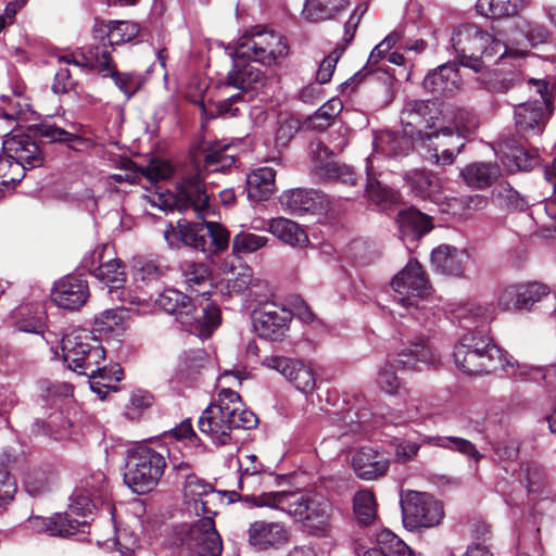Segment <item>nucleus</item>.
Returning <instances> with one entry per match:
<instances>
[{
  "label": "nucleus",
  "mask_w": 556,
  "mask_h": 556,
  "mask_svg": "<svg viewBox=\"0 0 556 556\" xmlns=\"http://www.w3.org/2000/svg\"><path fill=\"white\" fill-rule=\"evenodd\" d=\"M182 490L186 510L202 518L192 523L181 539L178 556H220L223 544L213 518L225 495L233 502L240 497L239 493L216 491L194 473L186 475Z\"/></svg>",
  "instance_id": "obj_1"
},
{
  "label": "nucleus",
  "mask_w": 556,
  "mask_h": 556,
  "mask_svg": "<svg viewBox=\"0 0 556 556\" xmlns=\"http://www.w3.org/2000/svg\"><path fill=\"white\" fill-rule=\"evenodd\" d=\"M289 47L286 38L271 29L256 26L241 36L229 52L233 65L226 77V86L241 91L256 90L265 84L264 73L247 61L273 66L286 58Z\"/></svg>",
  "instance_id": "obj_2"
},
{
  "label": "nucleus",
  "mask_w": 556,
  "mask_h": 556,
  "mask_svg": "<svg viewBox=\"0 0 556 556\" xmlns=\"http://www.w3.org/2000/svg\"><path fill=\"white\" fill-rule=\"evenodd\" d=\"M453 357L457 368L467 375L486 374L501 367L515 379L534 382L545 379L542 367L519 364L494 344L486 326L464 332L454 346Z\"/></svg>",
  "instance_id": "obj_3"
},
{
  "label": "nucleus",
  "mask_w": 556,
  "mask_h": 556,
  "mask_svg": "<svg viewBox=\"0 0 556 556\" xmlns=\"http://www.w3.org/2000/svg\"><path fill=\"white\" fill-rule=\"evenodd\" d=\"M63 359L68 368L89 377L90 388L100 399H104L111 382L122 380L119 365L110 369L101 364L105 361V350L100 340L87 329H74L62 339Z\"/></svg>",
  "instance_id": "obj_4"
},
{
  "label": "nucleus",
  "mask_w": 556,
  "mask_h": 556,
  "mask_svg": "<svg viewBox=\"0 0 556 556\" xmlns=\"http://www.w3.org/2000/svg\"><path fill=\"white\" fill-rule=\"evenodd\" d=\"M232 148L229 144L215 142L210 146L203 157V170L197 169L181 177L177 182L176 193L169 194L165 205L176 208L180 213L192 211L198 218H205L211 211V197L206 189L207 174L224 172L235 164V155L230 152Z\"/></svg>",
  "instance_id": "obj_5"
},
{
  "label": "nucleus",
  "mask_w": 556,
  "mask_h": 556,
  "mask_svg": "<svg viewBox=\"0 0 556 556\" xmlns=\"http://www.w3.org/2000/svg\"><path fill=\"white\" fill-rule=\"evenodd\" d=\"M106 496L108 483L105 475L102 471H97L81 481L80 485L74 491L71 496L68 513L55 514L50 518L30 517L27 521V528L37 533L45 532L49 535L58 536H70L78 531L84 532L87 521L74 519L72 515L86 517L99 505L103 504Z\"/></svg>",
  "instance_id": "obj_6"
},
{
  "label": "nucleus",
  "mask_w": 556,
  "mask_h": 556,
  "mask_svg": "<svg viewBox=\"0 0 556 556\" xmlns=\"http://www.w3.org/2000/svg\"><path fill=\"white\" fill-rule=\"evenodd\" d=\"M431 113L429 102L413 100L406 102L400 118L405 127L425 125V129L412 131V136L416 135L421 146L433 152L431 157L437 164L450 165L463 150L465 141L462 134L456 132L452 127H438Z\"/></svg>",
  "instance_id": "obj_7"
},
{
  "label": "nucleus",
  "mask_w": 556,
  "mask_h": 556,
  "mask_svg": "<svg viewBox=\"0 0 556 556\" xmlns=\"http://www.w3.org/2000/svg\"><path fill=\"white\" fill-rule=\"evenodd\" d=\"M252 505L280 510L301 521L315 536L330 532L331 504L324 496L307 492H265L251 497Z\"/></svg>",
  "instance_id": "obj_8"
},
{
  "label": "nucleus",
  "mask_w": 556,
  "mask_h": 556,
  "mask_svg": "<svg viewBox=\"0 0 556 556\" xmlns=\"http://www.w3.org/2000/svg\"><path fill=\"white\" fill-rule=\"evenodd\" d=\"M336 416L334 421L338 432L333 434L345 437L349 434L367 433L382 424L395 426L409 422L425 425L433 417V414L425 400L410 396L403 407L393 408L387 415L380 417L366 407L349 408Z\"/></svg>",
  "instance_id": "obj_9"
},
{
  "label": "nucleus",
  "mask_w": 556,
  "mask_h": 556,
  "mask_svg": "<svg viewBox=\"0 0 556 556\" xmlns=\"http://www.w3.org/2000/svg\"><path fill=\"white\" fill-rule=\"evenodd\" d=\"M256 425V415L244 408L240 395L231 389H222L217 400L203 410L198 421L200 431L219 445L230 442L232 429H251Z\"/></svg>",
  "instance_id": "obj_10"
},
{
  "label": "nucleus",
  "mask_w": 556,
  "mask_h": 556,
  "mask_svg": "<svg viewBox=\"0 0 556 556\" xmlns=\"http://www.w3.org/2000/svg\"><path fill=\"white\" fill-rule=\"evenodd\" d=\"M391 286L396 293L394 301L404 309V312H397L400 317L410 316L425 329L434 325L435 313L433 307L428 305L427 299L431 287L417 261L409 260L393 278Z\"/></svg>",
  "instance_id": "obj_11"
},
{
  "label": "nucleus",
  "mask_w": 556,
  "mask_h": 556,
  "mask_svg": "<svg viewBox=\"0 0 556 556\" xmlns=\"http://www.w3.org/2000/svg\"><path fill=\"white\" fill-rule=\"evenodd\" d=\"M155 304L165 313L175 315L187 331L202 338L208 337L220 324V311L215 303H197L174 288L160 293Z\"/></svg>",
  "instance_id": "obj_12"
},
{
  "label": "nucleus",
  "mask_w": 556,
  "mask_h": 556,
  "mask_svg": "<svg viewBox=\"0 0 556 556\" xmlns=\"http://www.w3.org/2000/svg\"><path fill=\"white\" fill-rule=\"evenodd\" d=\"M429 336L418 333L407 340V344L394 358H388L377 372L376 383L386 393L397 394L402 380L395 374V368L420 371L437 366L439 358L428 344Z\"/></svg>",
  "instance_id": "obj_13"
},
{
  "label": "nucleus",
  "mask_w": 556,
  "mask_h": 556,
  "mask_svg": "<svg viewBox=\"0 0 556 556\" xmlns=\"http://www.w3.org/2000/svg\"><path fill=\"white\" fill-rule=\"evenodd\" d=\"M450 41L458 63L477 73L484 70L483 58H503L507 53V47L501 40L475 24L455 27Z\"/></svg>",
  "instance_id": "obj_14"
},
{
  "label": "nucleus",
  "mask_w": 556,
  "mask_h": 556,
  "mask_svg": "<svg viewBox=\"0 0 556 556\" xmlns=\"http://www.w3.org/2000/svg\"><path fill=\"white\" fill-rule=\"evenodd\" d=\"M163 237L169 249L190 247L207 254L224 251L229 245V231L215 222L179 219L176 225L166 227Z\"/></svg>",
  "instance_id": "obj_15"
},
{
  "label": "nucleus",
  "mask_w": 556,
  "mask_h": 556,
  "mask_svg": "<svg viewBox=\"0 0 556 556\" xmlns=\"http://www.w3.org/2000/svg\"><path fill=\"white\" fill-rule=\"evenodd\" d=\"M59 62L96 70L103 77H111L127 99H130L140 88V76L134 73L118 72L111 51L104 43L85 46L78 52L63 54L59 56Z\"/></svg>",
  "instance_id": "obj_16"
},
{
  "label": "nucleus",
  "mask_w": 556,
  "mask_h": 556,
  "mask_svg": "<svg viewBox=\"0 0 556 556\" xmlns=\"http://www.w3.org/2000/svg\"><path fill=\"white\" fill-rule=\"evenodd\" d=\"M166 467L165 457L147 445L128 451L124 482L137 494L152 491L160 482Z\"/></svg>",
  "instance_id": "obj_17"
},
{
  "label": "nucleus",
  "mask_w": 556,
  "mask_h": 556,
  "mask_svg": "<svg viewBox=\"0 0 556 556\" xmlns=\"http://www.w3.org/2000/svg\"><path fill=\"white\" fill-rule=\"evenodd\" d=\"M106 250L105 245L97 247L90 256L83 260V266L100 282L105 285L112 300H117L122 306L125 304L139 305L144 299L131 295L130 292L124 289L126 282L125 265L119 258H111L103 262V253Z\"/></svg>",
  "instance_id": "obj_18"
},
{
  "label": "nucleus",
  "mask_w": 556,
  "mask_h": 556,
  "mask_svg": "<svg viewBox=\"0 0 556 556\" xmlns=\"http://www.w3.org/2000/svg\"><path fill=\"white\" fill-rule=\"evenodd\" d=\"M403 525L413 531L432 528L443 519L442 504L428 493L408 491L401 498Z\"/></svg>",
  "instance_id": "obj_19"
},
{
  "label": "nucleus",
  "mask_w": 556,
  "mask_h": 556,
  "mask_svg": "<svg viewBox=\"0 0 556 556\" xmlns=\"http://www.w3.org/2000/svg\"><path fill=\"white\" fill-rule=\"evenodd\" d=\"M529 84H533L539 97L516 105L514 110L517 131L525 137L542 134L549 115L546 83L530 80Z\"/></svg>",
  "instance_id": "obj_20"
},
{
  "label": "nucleus",
  "mask_w": 556,
  "mask_h": 556,
  "mask_svg": "<svg viewBox=\"0 0 556 556\" xmlns=\"http://www.w3.org/2000/svg\"><path fill=\"white\" fill-rule=\"evenodd\" d=\"M421 445L437 446L452 452H458L469 460L479 463L483 455L476 445L467 439L456 435H427L420 437V442L402 441L396 444L394 455L400 463L412 460L419 452Z\"/></svg>",
  "instance_id": "obj_21"
},
{
  "label": "nucleus",
  "mask_w": 556,
  "mask_h": 556,
  "mask_svg": "<svg viewBox=\"0 0 556 556\" xmlns=\"http://www.w3.org/2000/svg\"><path fill=\"white\" fill-rule=\"evenodd\" d=\"M311 170L320 181H340L345 185H354L356 175L353 168L331 159L332 152L320 140L309 144Z\"/></svg>",
  "instance_id": "obj_22"
},
{
  "label": "nucleus",
  "mask_w": 556,
  "mask_h": 556,
  "mask_svg": "<svg viewBox=\"0 0 556 556\" xmlns=\"http://www.w3.org/2000/svg\"><path fill=\"white\" fill-rule=\"evenodd\" d=\"M293 315L276 303H265L253 312V326L257 336L269 341H282L289 331Z\"/></svg>",
  "instance_id": "obj_23"
},
{
  "label": "nucleus",
  "mask_w": 556,
  "mask_h": 556,
  "mask_svg": "<svg viewBox=\"0 0 556 556\" xmlns=\"http://www.w3.org/2000/svg\"><path fill=\"white\" fill-rule=\"evenodd\" d=\"M551 300L556 309V295H552L548 286L541 282H528L506 287L498 295V306L505 311H529L536 303Z\"/></svg>",
  "instance_id": "obj_24"
},
{
  "label": "nucleus",
  "mask_w": 556,
  "mask_h": 556,
  "mask_svg": "<svg viewBox=\"0 0 556 556\" xmlns=\"http://www.w3.org/2000/svg\"><path fill=\"white\" fill-rule=\"evenodd\" d=\"M262 365L280 372L304 394L313 393L316 388V378L312 367L302 361L269 355L263 358Z\"/></svg>",
  "instance_id": "obj_25"
},
{
  "label": "nucleus",
  "mask_w": 556,
  "mask_h": 556,
  "mask_svg": "<svg viewBox=\"0 0 556 556\" xmlns=\"http://www.w3.org/2000/svg\"><path fill=\"white\" fill-rule=\"evenodd\" d=\"M2 149L10 157L21 163L25 172L40 167L45 162L40 146L29 134L17 132L8 136L2 142Z\"/></svg>",
  "instance_id": "obj_26"
},
{
  "label": "nucleus",
  "mask_w": 556,
  "mask_h": 556,
  "mask_svg": "<svg viewBox=\"0 0 556 556\" xmlns=\"http://www.w3.org/2000/svg\"><path fill=\"white\" fill-rule=\"evenodd\" d=\"M140 33L139 24L131 21H109L97 23L93 27V39L96 42L89 46L105 45L112 52L114 46L132 42Z\"/></svg>",
  "instance_id": "obj_27"
},
{
  "label": "nucleus",
  "mask_w": 556,
  "mask_h": 556,
  "mask_svg": "<svg viewBox=\"0 0 556 556\" xmlns=\"http://www.w3.org/2000/svg\"><path fill=\"white\" fill-rule=\"evenodd\" d=\"M51 296L54 304L61 308L78 309L89 296L87 280L77 275H67L55 282Z\"/></svg>",
  "instance_id": "obj_28"
},
{
  "label": "nucleus",
  "mask_w": 556,
  "mask_h": 556,
  "mask_svg": "<svg viewBox=\"0 0 556 556\" xmlns=\"http://www.w3.org/2000/svg\"><path fill=\"white\" fill-rule=\"evenodd\" d=\"M248 541L258 551L278 548L289 541V531L281 522L256 520L248 529Z\"/></svg>",
  "instance_id": "obj_29"
},
{
  "label": "nucleus",
  "mask_w": 556,
  "mask_h": 556,
  "mask_svg": "<svg viewBox=\"0 0 556 556\" xmlns=\"http://www.w3.org/2000/svg\"><path fill=\"white\" fill-rule=\"evenodd\" d=\"M180 273L187 289L198 293L194 299L197 303L211 302L210 295L213 288L212 275L206 264L185 261L180 264Z\"/></svg>",
  "instance_id": "obj_30"
},
{
  "label": "nucleus",
  "mask_w": 556,
  "mask_h": 556,
  "mask_svg": "<svg viewBox=\"0 0 556 556\" xmlns=\"http://www.w3.org/2000/svg\"><path fill=\"white\" fill-rule=\"evenodd\" d=\"M469 260L466 250L452 245H440L431 253V265L434 270L452 277H462Z\"/></svg>",
  "instance_id": "obj_31"
},
{
  "label": "nucleus",
  "mask_w": 556,
  "mask_h": 556,
  "mask_svg": "<svg viewBox=\"0 0 556 556\" xmlns=\"http://www.w3.org/2000/svg\"><path fill=\"white\" fill-rule=\"evenodd\" d=\"M422 86L434 94L451 96L460 89L462 77L454 64L446 63L430 72L425 77Z\"/></svg>",
  "instance_id": "obj_32"
},
{
  "label": "nucleus",
  "mask_w": 556,
  "mask_h": 556,
  "mask_svg": "<svg viewBox=\"0 0 556 556\" xmlns=\"http://www.w3.org/2000/svg\"><path fill=\"white\" fill-rule=\"evenodd\" d=\"M404 180L415 197L430 200L434 203H439L442 200L441 182L434 173L414 169L405 174Z\"/></svg>",
  "instance_id": "obj_33"
},
{
  "label": "nucleus",
  "mask_w": 556,
  "mask_h": 556,
  "mask_svg": "<svg viewBox=\"0 0 556 556\" xmlns=\"http://www.w3.org/2000/svg\"><path fill=\"white\" fill-rule=\"evenodd\" d=\"M224 273H231L233 277L226 280V288L230 295L241 294L245 291L253 292L254 287L266 289V280L254 278L251 267L239 262V266L233 265V258L225 260L222 264Z\"/></svg>",
  "instance_id": "obj_34"
},
{
  "label": "nucleus",
  "mask_w": 556,
  "mask_h": 556,
  "mask_svg": "<svg viewBox=\"0 0 556 556\" xmlns=\"http://www.w3.org/2000/svg\"><path fill=\"white\" fill-rule=\"evenodd\" d=\"M417 129L419 128L410 127L409 130L405 129V135L391 131L381 134L374 140L376 153H382L387 156L406 155L413 147V141H418L416 135L412 136V131L416 132Z\"/></svg>",
  "instance_id": "obj_35"
},
{
  "label": "nucleus",
  "mask_w": 556,
  "mask_h": 556,
  "mask_svg": "<svg viewBox=\"0 0 556 556\" xmlns=\"http://www.w3.org/2000/svg\"><path fill=\"white\" fill-rule=\"evenodd\" d=\"M280 203L290 213L298 215L315 212L323 206L321 195L317 191L301 188L283 192Z\"/></svg>",
  "instance_id": "obj_36"
},
{
  "label": "nucleus",
  "mask_w": 556,
  "mask_h": 556,
  "mask_svg": "<svg viewBox=\"0 0 556 556\" xmlns=\"http://www.w3.org/2000/svg\"><path fill=\"white\" fill-rule=\"evenodd\" d=\"M355 473L363 480H372L386 473L389 462L377 455L374 450L363 447L352 459Z\"/></svg>",
  "instance_id": "obj_37"
},
{
  "label": "nucleus",
  "mask_w": 556,
  "mask_h": 556,
  "mask_svg": "<svg viewBox=\"0 0 556 556\" xmlns=\"http://www.w3.org/2000/svg\"><path fill=\"white\" fill-rule=\"evenodd\" d=\"M348 4V0H305L301 17L308 23L330 21L342 12Z\"/></svg>",
  "instance_id": "obj_38"
},
{
  "label": "nucleus",
  "mask_w": 556,
  "mask_h": 556,
  "mask_svg": "<svg viewBox=\"0 0 556 556\" xmlns=\"http://www.w3.org/2000/svg\"><path fill=\"white\" fill-rule=\"evenodd\" d=\"M268 231L283 243L293 248H302L309 243L305 230L298 223L285 217L270 219L268 222Z\"/></svg>",
  "instance_id": "obj_39"
},
{
  "label": "nucleus",
  "mask_w": 556,
  "mask_h": 556,
  "mask_svg": "<svg viewBox=\"0 0 556 556\" xmlns=\"http://www.w3.org/2000/svg\"><path fill=\"white\" fill-rule=\"evenodd\" d=\"M363 556H417L414 551L395 533L382 530L377 534L372 547L364 552Z\"/></svg>",
  "instance_id": "obj_40"
},
{
  "label": "nucleus",
  "mask_w": 556,
  "mask_h": 556,
  "mask_svg": "<svg viewBox=\"0 0 556 556\" xmlns=\"http://www.w3.org/2000/svg\"><path fill=\"white\" fill-rule=\"evenodd\" d=\"M498 159L507 173L528 172L540 163L536 150H526L522 147H507L501 151Z\"/></svg>",
  "instance_id": "obj_41"
},
{
  "label": "nucleus",
  "mask_w": 556,
  "mask_h": 556,
  "mask_svg": "<svg viewBox=\"0 0 556 556\" xmlns=\"http://www.w3.org/2000/svg\"><path fill=\"white\" fill-rule=\"evenodd\" d=\"M276 172L271 167H260L248 175V195L254 201L267 200L276 190Z\"/></svg>",
  "instance_id": "obj_42"
},
{
  "label": "nucleus",
  "mask_w": 556,
  "mask_h": 556,
  "mask_svg": "<svg viewBox=\"0 0 556 556\" xmlns=\"http://www.w3.org/2000/svg\"><path fill=\"white\" fill-rule=\"evenodd\" d=\"M397 224L402 236L413 239H419L432 229L429 216L414 208L401 212Z\"/></svg>",
  "instance_id": "obj_43"
},
{
  "label": "nucleus",
  "mask_w": 556,
  "mask_h": 556,
  "mask_svg": "<svg viewBox=\"0 0 556 556\" xmlns=\"http://www.w3.org/2000/svg\"><path fill=\"white\" fill-rule=\"evenodd\" d=\"M500 175V169L491 163L476 162L468 164L460 170L464 181L473 188L489 187Z\"/></svg>",
  "instance_id": "obj_44"
},
{
  "label": "nucleus",
  "mask_w": 556,
  "mask_h": 556,
  "mask_svg": "<svg viewBox=\"0 0 556 556\" xmlns=\"http://www.w3.org/2000/svg\"><path fill=\"white\" fill-rule=\"evenodd\" d=\"M343 103L339 98H332L324 103L313 115L307 117L306 127L323 131L327 129L334 118L341 113Z\"/></svg>",
  "instance_id": "obj_45"
},
{
  "label": "nucleus",
  "mask_w": 556,
  "mask_h": 556,
  "mask_svg": "<svg viewBox=\"0 0 556 556\" xmlns=\"http://www.w3.org/2000/svg\"><path fill=\"white\" fill-rule=\"evenodd\" d=\"M488 308L477 303L459 304L453 311V318L456 319L460 327L466 329H475L477 326H485L483 323L486 319Z\"/></svg>",
  "instance_id": "obj_46"
},
{
  "label": "nucleus",
  "mask_w": 556,
  "mask_h": 556,
  "mask_svg": "<svg viewBox=\"0 0 556 556\" xmlns=\"http://www.w3.org/2000/svg\"><path fill=\"white\" fill-rule=\"evenodd\" d=\"M353 510L359 525L368 526L376 520L377 504L374 494L368 490L358 491L353 498Z\"/></svg>",
  "instance_id": "obj_47"
},
{
  "label": "nucleus",
  "mask_w": 556,
  "mask_h": 556,
  "mask_svg": "<svg viewBox=\"0 0 556 556\" xmlns=\"http://www.w3.org/2000/svg\"><path fill=\"white\" fill-rule=\"evenodd\" d=\"M519 0H478L477 12L485 17L498 18L517 13Z\"/></svg>",
  "instance_id": "obj_48"
},
{
  "label": "nucleus",
  "mask_w": 556,
  "mask_h": 556,
  "mask_svg": "<svg viewBox=\"0 0 556 556\" xmlns=\"http://www.w3.org/2000/svg\"><path fill=\"white\" fill-rule=\"evenodd\" d=\"M33 136L39 138L45 143H54V142H73L77 137L56 126L53 123L45 122L38 125H35L31 129Z\"/></svg>",
  "instance_id": "obj_49"
},
{
  "label": "nucleus",
  "mask_w": 556,
  "mask_h": 556,
  "mask_svg": "<svg viewBox=\"0 0 556 556\" xmlns=\"http://www.w3.org/2000/svg\"><path fill=\"white\" fill-rule=\"evenodd\" d=\"M166 268L155 261L139 258L134 265V279L144 285L153 283L165 275Z\"/></svg>",
  "instance_id": "obj_50"
},
{
  "label": "nucleus",
  "mask_w": 556,
  "mask_h": 556,
  "mask_svg": "<svg viewBox=\"0 0 556 556\" xmlns=\"http://www.w3.org/2000/svg\"><path fill=\"white\" fill-rule=\"evenodd\" d=\"M267 243L266 236L242 230L233 237L232 250L235 253L250 254L264 248Z\"/></svg>",
  "instance_id": "obj_51"
},
{
  "label": "nucleus",
  "mask_w": 556,
  "mask_h": 556,
  "mask_svg": "<svg viewBox=\"0 0 556 556\" xmlns=\"http://www.w3.org/2000/svg\"><path fill=\"white\" fill-rule=\"evenodd\" d=\"M481 84L489 92L506 93L515 87L516 79L513 73L493 71L481 78Z\"/></svg>",
  "instance_id": "obj_52"
},
{
  "label": "nucleus",
  "mask_w": 556,
  "mask_h": 556,
  "mask_svg": "<svg viewBox=\"0 0 556 556\" xmlns=\"http://www.w3.org/2000/svg\"><path fill=\"white\" fill-rule=\"evenodd\" d=\"M239 464L241 470L240 489H243L245 484L254 485L257 482L258 476L264 471V466L253 454L243 456L239 459Z\"/></svg>",
  "instance_id": "obj_53"
},
{
  "label": "nucleus",
  "mask_w": 556,
  "mask_h": 556,
  "mask_svg": "<svg viewBox=\"0 0 556 556\" xmlns=\"http://www.w3.org/2000/svg\"><path fill=\"white\" fill-rule=\"evenodd\" d=\"M244 105V99L241 93H236L227 99L214 103V111L210 112L212 117H237L241 114V106Z\"/></svg>",
  "instance_id": "obj_54"
},
{
  "label": "nucleus",
  "mask_w": 556,
  "mask_h": 556,
  "mask_svg": "<svg viewBox=\"0 0 556 556\" xmlns=\"http://www.w3.org/2000/svg\"><path fill=\"white\" fill-rule=\"evenodd\" d=\"M375 156H368L367 157V166H366V173H367V185H366V195L370 201L374 203H381L386 201L389 197V191L383 188L380 182L375 178V175L372 173V160Z\"/></svg>",
  "instance_id": "obj_55"
},
{
  "label": "nucleus",
  "mask_w": 556,
  "mask_h": 556,
  "mask_svg": "<svg viewBox=\"0 0 556 556\" xmlns=\"http://www.w3.org/2000/svg\"><path fill=\"white\" fill-rule=\"evenodd\" d=\"M299 130V122L293 117H280L275 130L276 147H286Z\"/></svg>",
  "instance_id": "obj_56"
},
{
  "label": "nucleus",
  "mask_w": 556,
  "mask_h": 556,
  "mask_svg": "<svg viewBox=\"0 0 556 556\" xmlns=\"http://www.w3.org/2000/svg\"><path fill=\"white\" fill-rule=\"evenodd\" d=\"M140 179L144 177L149 181L167 179L173 174L172 165L166 161L152 160L146 167L139 168Z\"/></svg>",
  "instance_id": "obj_57"
},
{
  "label": "nucleus",
  "mask_w": 556,
  "mask_h": 556,
  "mask_svg": "<svg viewBox=\"0 0 556 556\" xmlns=\"http://www.w3.org/2000/svg\"><path fill=\"white\" fill-rule=\"evenodd\" d=\"M344 48L337 47L330 54H328L323 62L319 64V67L316 73V79L318 84H327L330 81L332 74L334 72L336 65L341 58Z\"/></svg>",
  "instance_id": "obj_58"
},
{
  "label": "nucleus",
  "mask_w": 556,
  "mask_h": 556,
  "mask_svg": "<svg viewBox=\"0 0 556 556\" xmlns=\"http://www.w3.org/2000/svg\"><path fill=\"white\" fill-rule=\"evenodd\" d=\"M207 361V355L204 350H192L184 354L180 361V368L188 375H192L198 372L201 368H204Z\"/></svg>",
  "instance_id": "obj_59"
},
{
  "label": "nucleus",
  "mask_w": 556,
  "mask_h": 556,
  "mask_svg": "<svg viewBox=\"0 0 556 556\" xmlns=\"http://www.w3.org/2000/svg\"><path fill=\"white\" fill-rule=\"evenodd\" d=\"M24 488L31 496H38L48 490V479L43 471L31 470L24 477Z\"/></svg>",
  "instance_id": "obj_60"
},
{
  "label": "nucleus",
  "mask_w": 556,
  "mask_h": 556,
  "mask_svg": "<svg viewBox=\"0 0 556 556\" xmlns=\"http://www.w3.org/2000/svg\"><path fill=\"white\" fill-rule=\"evenodd\" d=\"M401 39V34L393 31L389 34L382 41H380L371 51L368 58V65L374 66L378 64L380 60H382L389 50L395 46Z\"/></svg>",
  "instance_id": "obj_61"
},
{
  "label": "nucleus",
  "mask_w": 556,
  "mask_h": 556,
  "mask_svg": "<svg viewBox=\"0 0 556 556\" xmlns=\"http://www.w3.org/2000/svg\"><path fill=\"white\" fill-rule=\"evenodd\" d=\"M106 181L110 186L123 182H127L129 185L139 184V168L132 162L126 161L123 172L108 176Z\"/></svg>",
  "instance_id": "obj_62"
},
{
  "label": "nucleus",
  "mask_w": 556,
  "mask_h": 556,
  "mask_svg": "<svg viewBox=\"0 0 556 556\" xmlns=\"http://www.w3.org/2000/svg\"><path fill=\"white\" fill-rule=\"evenodd\" d=\"M454 123L455 127L453 129L460 132L463 139L472 134L478 125L476 115L467 110H459L455 115Z\"/></svg>",
  "instance_id": "obj_63"
},
{
  "label": "nucleus",
  "mask_w": 556,
  "mask_h": 556,
  "mask_svg": "<svg viewBox=\"0 0 556 556\" xmlns=\"http://www.w3.org/2000/svg\"><path fill=\"white\" fill-rule=\"evenodd\" d=\"M495 192L496 197L503 200L508 207L523 210L527 206V202L509 185H500Z\"/></svg>",
  "instance_id": "obj_64"
}]
</instances>
